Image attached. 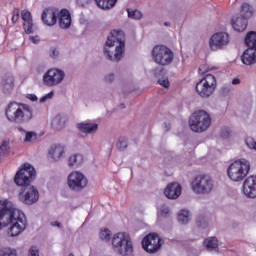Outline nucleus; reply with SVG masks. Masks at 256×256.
Instances as JSON below:
<instances>
[{
  "label": "nucleus",
  "mask_w": 256,
  "mask_h": 256,
  "mask_svg": "<svg viewBox=\"0 0 256 256\" xmlns=\"http://www.w3.org/2000/svg\"><path fill=\"white\" fill-rule=\"evenodd\" d=\"M35 177H37V171H35V167L30 163H24L15 175L14 183L18 187H24L18 194L19 201L24 203V205H34V203L39 201V190L31 185Z\"/></svg>",
  "instance_id": "f257e3e1"
},
{
  "label": "nucleus",
  "mask_w": 256,
  "mask_h": 256,
  "mask_svg": "<svg viewBox=\"0 0 256 256\" xmlns=\"http://www.w3.org/2000/svg\"><path fill=\"white\" fill-rule=\"evenodd\" d=\"M11 225L8 229L10 237H17L27 228V217L23 211L13 207L7 200L0 201V230Z\"/></svg>",
  "instance_id": "f03ea898"
},
{
  "label": "nucleus",
  "mask_w": 256,
  "mask_h": 256,
  "mask_svg": "<svg viewBox=\"0 0 256 256\" xmlns=\"http://www.w3.org/2000/svg\"><path fill=\"white\" fill-rule=\"evenodd\" d=\"M104 55L109 61H121L125 55V33L114 30L107 37Z\"/></svg>",
  "instance_id": "7ed1b4c3"
},
{
  "label": "nucleus",
  "mask_w": 256,
  "mask_h": 256,
  "mask_svg": "<svg viewBox=\"0 0 256 256\" xmlns=\"http://www.w3.org/2000/svg\"><path fill=\"white\" fill-rule=\"evenodd\" d=\"M6 117L11 123L23 125L33 119V109L27 104L11 102L6 108Z\"/></svg>",
  "instance_id": "20e7f679"
},
{
  "label": "nucleus",
  "mask_w": 256,
  "mask_h": 256,
  "mask_svg": "<svg viewBox=\"0 0 256 256\" xmlns=\"http://www.w3.org/2000/svg\"><path fill=\"white\" fill-rule=\"evenodd\" d=\"M112 249L116 255L131 256L133 255L134 246L131 235L127 232L115 233L111 239Z\"/></svg>",
  "instance_id": "39448f33"
},
{
  "label": "nucleus",
  "mask_w": 256,
  "mask_h": 256,
  "mask_svg": "<svg viewBox=\"0 0 256 256\" xmlns=\"http://www.w3.org/2000/svg\"><path fill=\"white\" fill-rule=\"evenodd\" d=\"M249 171H251V163L245 158L232 162L227 169L229 179L236 183L243 181L249 175Z\"/></svg>",
  "instance_id": "423d86ee"
},
{
  "label": "nucleus",
  "mask_w": 256,
  "mask_h": 256,
  "mask_svg": "<svg viewBox=\"0 0 256 256\" xmlns=\"http://www.w3.org/2000/svg\"><path fill=\"white\" fill-rule=\"evenodd\" d=\"M189 125L194 133H203L211 127V115L205 110L196 111L190 117Z\"/></svg>",
  "instance_id": "0eeeda50"
},
{
  "label": "nucleus",
  "mask_w": 256,
  "mask_h": 256,
  "mask_svg": "<svg viewBox=\"0 0 256 256\" xmlns=\"http://www.w3.org/2000/svg\"><path fill=\"white\" fill-rule=\"evenodd\" d=\"M152 59L160 67H167L173 63L175 54L171 48L165 45H156L152 49Z\"/></svg>",
  "instance_id": "6e6552de"
},
{
  "label": "nucleus",
  "mask_w": 256,
  "mask_h": 256,
  "mask_svg": "<svg viewBox=\"0 0 256 256\" xmlns=\"http://www.w3.org/2000/svg\"><path fill=\"white\" fill-rule=\"evenodd\" d=\"M217 89V78L213 74H207L196 84V93L202 99H209Z\"/></svg>",
  "instance_id": "1a4fd4ad"
},
{
  "label": "nucleus",
  "mask_w": 256,
  "mask_h": 256,
  "mask_svg": "<svg viewBox=\"0 0 256 256\" xmlns=\"http://www.w3.org/2000/svg\"><path fill=\"white\" fill-rule=\"evenodd\" d=\"M213 187V179L205 174L196 176L191 183V189L196 195H209L213 191Z\"/></svg>",
  "instance_id": "9d476101"
},
{
  "label": "nucleus",
  "mask_w": 256,
  "mask_h": 256,
  "mask_svg": "<svg viewBox=\"0 0 256 256\" xmlns=\"http://www.w3.org/2000/svg\"><path fill=\"white\" fill-rule=\"evenodd\" d=\"M246 49L242 56L241 61L244 65H255L256 63V32L251 31L245 37Z\"/></svg>",
  "instance_id": "9b49d317"
},
{
  "label": "nucleus",
  "mask_w": 256,
  "mask_h": 256,
  "mask_svg": "<svg viewBox=\"0 0 256 256\" xmlns=\"http://www.w3.org/2000/svg\"><path fill=\"white\" fill-rule=\"evenodd\" d=\"M67 185L70 191L79 193V191H83L87 187V176L79 171H74L69 174Z\"/></svg>",
  "instance_id": "f8f14e48"
},
{
  "label": "nucleus",
  "mask_w": 256,
  "mask_h": 256,
  "mask_svg": "<svg viewBox=\"0 0 256 256\" xmlns=\"http://www.w3.org/2000/svg\"><path fill=\"white\" fill-rule=\"evenodd\" d=\"M63 79H65V72L57 68L49 69L43 75V83L46 87H57L63 83Z\"/></svg>",
  "instance_id": "ddd939ff"
},
{
  "label": "nucleus",
  "mask_w": 256,
  "mask_h": 256,
  "mask_svg": "<svg viewBox=\"0 0 256 256\" xmlns=\"http://www.w3.org/2000/svg\"><path fill=\"white\" fill-rule=\"evenodd\" d=\"M142 247L147 253H157L161 249V238L155 233L148 234L142 240Z\"/></svg>",
  "instance_id": "4468645a"
},
{
  "label": "nucleus",
  "mask_w": 256,
  "mask_h": 256,
  "mask_svg": "<svg viewBox=\"0 0 256 256\" xmlns=\"http://www.w3.org/2000/svg\"><path fill=\"white\" fill-rule=\"evenodd\" d=\"M227 45H229V34L226 32L215 33L209 41L211 51H218V49H223Z\"/></svg>",
  "instance_id": "2eb2a0df"
},
{
  "label": "nucleus",
  "mask_w": 256,
  "mask_h": 256,
  "mask_svg": "<svg viewBox=\"0 0 256 256\" xmlns=\"http://www.w3.org/2000/svg\"><path fill=\"white\" fill-rule=\"evenodd\" d=\"M243 194L248 199H256V176L247 177L243 182Z\"/></svg>",
  "instance_id": "dca6fc26"
},
{
  "label": "nucleus",
  "mask_w": 256,
  "mask_h": 256,
  "mask_svg": "<svg viewBox=\"0 0 256 256\" xmlns=\"http://www.w3.org/2000/svg\"><path fill=\"white\" fill-rule=\"evenodd\" d=\"M59 17V10L55 8H46L42 13V21L48 27H53L57 24V18Z\"/></svg>",
  "instance_id": "f3484780"
},
{
  "label": "nucleus",
  "mask_w": 256,
  "mask_h": 256,
  "mask_svg": "<svg viewBox=\"0 0 256 256\" xmlns=\"http://www.w3.org/2000/svg\"><path fill=\"white\" fill-rule=\"evenodd\" d=\"M164 195L168 199H178L181 195V185L177 182L168 184L164 190Z\"/></svg>",
  "instance_id": "a211bd4d"
},
{
  "label": "nucleus",
  "mask_w": 256,
  "mask_h": 256,
  "mask_svg": "<svg viewBox=\"0 0 256 256\" xmlns=\"http://www.w3.org/2000/svg\"><path fill=\"white\" fill-rule=\"evenodd\" d=\"M76 127L80 131V133H84L85 135H93L97 133L99 129V124L81 122V123H78Z\"/></svg>",
  "instance_id": "6ab92c4d"
},
{
  "label": "nucleus",
  "mask_w": 256,
  "mask_h": 256,
  "mask_svg": "<svg viewBox=\"0 0 256 256\" xmlns=\"http://www.w3.org/2000/svg\"><path fill=\"white\" fill-rule=\"evenodd\" d=\"M49 157L53 159V161H61L63 159V155H65V147L61 145H54L48 151Z\"/></svg>",
  "instance_id": "aec40b11"
},
{
  "label": "nucleus",
  "mask_w": 256,
  "mask_h": 256,
  "mask_svg": "<svg viewBox=\"0 0 256 256\" xmlns=\"http://www.w3.org/2000/svg\"><path fill=\"white\" fill-rule=\"evenodd\" d=\"M21 17L24 20V29L26 33H33V16L29 10H22Z\"/></svg>",
  "instance_id": "412c9836"
},
{
  "label": "nucleus",
  "mask_w": 256,
  "mask_h": 256,
  "mask_svg": "<svg viewBox=\"0 0 256 256\" xmlns=\"http://www.w3.org/2000/svg\"><path fill=\"white\" fill-rule=\"evenodd\" d=\"M59 26L61 29H69L71 27V13L69 10L63 9L59 12Z\"/></svg>",
  "instance_id": "4be33fe9"
},
{
  "label": "nucleus",
  "mask_w": 256,
  "mask_h": 256,
  "mask_svg": "<svg viewBox=\"0 0 256 256\" xmlns=\"http://www.w3.org/2000/svg\"><path fill=\"white\" fill-rule=\"evenodd\" d=\"M2 91L5 94L11 93L13 91V88L15 87V78H13L12 75H6L4 76L2 82H1Z\"/></svg>",
  "instance_id": "5701e85b"
},
{
  "label": "nucleus",
  "mask_w": 256,
  "mask_h": 256,
  "mask_svg": "<svg viewBox=\"0 0 256 256\" xmlns=\"http://www.w3.org/2000/svg\"><path fill=\"white\" fill-rule=\"evenodd\" d=\"M232 27L234 31L243 32L247 29V18L241 17H234L232 19Z\"/></svg>",
  "instance_id": "b1692460"
},
{
  "label": "nucleus",
  "mask_w": 256,
  "mask_h": 256,
  "mask_svg": "<svg viewBox=\"0 0 256 256\" xmlns=\"http://www.w3.org/2000/svg\"><path fill=\"white\" fill-rule=\"evenodd\" d=\"M51 127L55 131H61L65 128V118L61 114L56 115L51 121Z\"/></svg>",
  "instance_id": "393cba45"
},
{
  "label": "nucleus",
  "mask_w": 256,
  "mask_h": 256,
  "mask_svg": "<svg viewBox=\"0 0 256 256\" xmlns=\"http://www.w3.org/2000/svg\"><path fill=\"white\" fill-rule=\"evenodd\" d=\"M204 247L208 251H215L219 247V241L216 237H208L204 240Z\"/></svg>",
  "instance_id": "a878e982"
},
{
  "label": "nucleus",
  "mask_w": 256,
  "mask_h": 256,
  "mask_svg": "<svg viewBox=\"0 0 256 256\" xmlns=\"http://www.w3.org/2000/svg\"><path fill=\"white\" fill-rule=\"evenodd\" d=\"M97 7L100 9H112V7H115V4L117 3V0H94Z\"/></svg>",
  "instance_id": "bb28decb"
},
{
  "label": "nucleus",
  "mask_w": 256,
  "mask_h": 256,
  "mask_svg": "<svg viewBox=\"0 0 256 256\" xmlns=\"http://www.w3.org/2000/svg\"><path fill=\"white\" fill-rule=\"evenodd\" d=\"M189 221H191V212H189V210H180V212L178 213V222L181 225H187V223H189Z\"/></svg>",
  "instance_id": "cd10ccee"
},
{
  "label": "nucleus",
  "mask_w": 256,
  "mask_h": 256,
  "mask_svg": "<svg viewBox=\"0 0 256 256\" xmlns=\"http://www.w3.org/2000/svg\"><path fill=\"white\" fill-rule=\"evenodd\" d=\"M83 163V155L73 154L69 157L68 165L69 167H79Z\"/></svg>",
  "instance_id": "c85d7f7f"
},
{
  "label": "nucleus",
  "mask_w": 256,
  "mask_h": 256,
  "mask_svg": "<svg viewBox=\"0 0 256 256\" xmlns=\"http://www.w3.org/2000/svg\"><path fill=\"white\" fill-rule=\"evenodd\" d=\"M98 235L99 239L105 243H109L111 241V230L108 228H101Z\"/></svg>",
  "instance_id": "c756f323"
},
{
  "label": "nucleus",
  "mask_w": 256,
  "mask_h": 256,
  "mask_svg": "<svg viewBox=\"0 0 256 256\" xmlns=\"http://www.w3.org/2000/svg\"><path fill=\"white\" fill-rule=\"evenodd\" d=\"M240 13L242 18L246 20L249 19V17L253 15V10L251 9V5L247 3L242 4Z\"/></svg>",
  "instance_id": "7c9ffc66"
},
{
  "label": "nucleus",
  "mask_w": 256,
  "mask_h": 256,
  "mask_svg": "<svg viewBox=\"0 0 256 256\" xmlns=\"http://www.w3.org/2000/svg\"><path fill=\"white\" fill-rule=\"evenodd\" d=\"M171 215V209L166 204H162L158 208V217H163L164 219H167Z\"/></svg>",
  "instance_id": "2f4dec72"
},
{
  "label": "nucleus",
  "mask_w": 256,
  "mask_h": 256,
  "mask_svg": "<svg viewBox=\"0 0 256 256\" xmlns=\"http://www.w3.org/2000/svg\"><path fill=\"white\" fill-rule=\"evenodd\" d=\"M128 17L130 19H135L136 21H139V19H143V13L139 10H131L127 9Z\"/></svg>",
  "instance_id": "473e14b6"
},
{
  "label": "nucleus",
  "mask_w": 256,
  "mask_h": 256,
  "mask_svg": "<svg viewBox=\"0 0 256 256\" xmlns=\"http://www.w3.org/2000/svg\"><path fill=\"white\" fill-rule=\"evenodd\" d=\"M196 225L199 229H207L209 222H207V218H205V216H198L196 218Z\"/></svg>",
  "instance_id": "72a5a7b5"
},
{
  "label": "nucleus",
  "mask_w": 256,
  "mask_h": 256,
  "mask_svg": "<svg viewBox=\"0 0 256 256\" xmlns=\"http://www.w3.org/2000/svg\"><path fill=\"white\" fill-rule=\"evenodd\" d=\"M25 138H24V143H31V141H35V139H37V133L33 132V131H28L25 132Z\"/></svg>",
  "instance_id": "f704fd0d"
},
{
  "label": "nucleus",
  "mask_w": 256,
  "mask_h": 256,
  "mask_svg": "<svg viewBox=\"0 0 256 256\" xmlns=\"http://www.w3.org/2000/svg\"><path fill=\"white\" fill-rule=\"evenodd\" d=\"M217 69V67H209L207 64H203L199 67L198 73L200 75H205V73H208V71H213Z\"/></svg>",
  "instance_id": "c9c22d12"
},
{
  "label": "nucleus",
  "mask_w": 256,
  "mask_h": 256,
  "mask_svg": "<svg viewBox=\"0 0 256 256\" xmlns=\"http://www.w3.org/2000/svg\"><path fill=\"white\" fill-rule=\"evenodd\" d=\"M9 141L4 140L0 146V155H7L9 153Z\"/></svg>",
  "instance_id": "e433bc0d"
},
{
  "label": "nucleus",
  "mask_w": 256,
  "mask_h": 256,
  "mask_svg": "<svg viewBox=\"0 0 256 256\" xmlns=\"http://www.w3.org/2000/svg\"><path fill=\"white\" fill-rule=\"evenodd\" d=\"M231 91H232L231 85H224L220 88V95H222V97H227V95H229Z\"/></svg>",
  "instance_id": "4c0bfd02"
},
{
  "label": "nucleus",
  "mask_w": 256,
  "mask_h": 256,
  "mask_svg": "<svg viewBox=\"0 0 256 256\" xmlns=\"http://www.w3.org/2000/svg\"><path fill=\"white\" fill-rule=\"evenodd\" d=\"M127 146L128 144L125 138H121L117 143V148L119 149V151H125V149H127Z\"/></svg>",
  "instance_id": "58836bf2"
},
{
  "label": "nucleus",
  "mask_w": 256,
  "mask_h": 256,
  "mask_svg": "<svg viewBox=\"0 0 256 256\" xmlns=\"http://www.w3.org/2000/svg\"><path fill=\"white\" fill-rule=\"evenodd\" d=\"M245 143H246L248 149H253L254 151H256L255 139H253V138H246Z\"/></svg>",
  "instance_id": "ea45409f"
},
{
  "label": "nucleus",
  "mask_w": 256,
  "mask_h": 256,
  "mask_svg": "<svg viewBox=\"0 0 256 256\" xmlns=\"http://www.w3.org/2000/svg\"><path fill=\"white\" fill-rule=\"evenodd\" d=\"M151 73H152V75H154V77H161L163 75V73H165V69H163L161 67H156V68L152 69Z\"/></svg>",
  "instance_id": "a19ab883"
},
{
  "label": "nucleus",
  "mask_w": 256,
  "mask_h": 256,
  "mask_svg": "<svg viewBox=\"0 0 256 256\" xmlns=\"http://www.w3.org/2000/svg\"><path fill=\"white\" fill-rule=\"evenodd\" d=\"M158 83H159V85H161L162 87H165L167 89V87H169V78H167V77L159 78Z\"/></svg>",
  "instance_id": "79ce46f5"
},
{
  "label": "nucleus",
  "mask_w": 256,
  "mask_h": 256,
  "mask_svg": "<svg viewBox=\"0 0 256 256\" xmlns=\"http://www.w3.org/2000/svg\"><path fill=\"white\" fill-rule=\"evenodd\" d=\"M28 256H39V248H37V246H32L29 249Z\"/></svg>",
  "instance_id": "37998d69"
},
{
  "label": "nucleus",
  "mask_w": 256,
  "mask_h": 256,
  "mask_svg": "<svg viewBox=\"0 0 256 256\" xmlns=\"http://www.w3.org/2000/svg\"><path fill=\"white\" fill-rule=\"evenodd\" d=\"M105 83H113L115 81V74L110 73L104 77Z\"/></svg>",
  "instance_id": "c03bdc74"
},
{
  "label": "nucleus",
  "mask_w": 256,
  "mask_h": 256,
  "mask_svg": "<svg viewBox=\"0 0 256 256\" xmlns=\"http://www.w3.org/2000/svg\"><path fill=\"white\" fill-rule=\"evenodd\" d=\"M231 135V132L229 131V128H222L221 129V137L224 139H227Z\"/></svg>",
  "instance_id": "a18cd8bd"
},
{
  "label": "nucleus",
  "mask_w": 256,
  "mask_h": 256,
  "mask_svg": "<svg viewBox=\"0 0 256 256\" xmlns=\"http://www.w3.org/2000/svg\"><path fill=\"white\" fill-rule=\"evenodd\" d=\"M53 95H54L53 92L46 94L45 96L40 98V103H45V101H47V99H53Z\"/></svg>",
  "instance_id": "49530a36"
},
{
  "label": "nucleus",
  "mask_w": 256,
  "mask_h": 256,
  "mask_svg": "<svg viewBox=\"0 0 256 256\" xmlns=\"http://www.w3.org/2000/svg\"><path fill=\"white\" fill-rule=\"evenodd\" d=\"M89 3H91V0H77V5H79V7H87Z\"/></svg>",
  "instance_id": "de8ad7c7"
},
{
  "label": "nucleus",
  "mask_w": 256,
  "mask_h": 256,
  "mask_svg": "<svg viewBox=\"0 0 256 256\" xmlns=\"http://www.w3.org/2000/svg\"><path fill=\"white\" fill-rule=\"evenodd\" d=\"M0 256H17V253L13 251H0Z\"/></svg>",
  "instance_id": "09e8293b"
},
{
  "label": "nucleus",
  "mask_w": 256,
  "mask_h": 256,
  "mask_svg": "<svg viewBox=\"0 0 256 256\" xmlns=\"http://www.w3.org/2000/svg\"><path fill=\"white\" fill-rule=\"evenodd\" d=\"M17 21H19V10H15L14 15L12 17V22L13 23H17Z\"/></svg>",
  "instance_id": "8fccbe9b"
},
{
  "label": "nucleus",
  "mask_w": 256,
  "mask_h": 256,
  "mask_svg": "<svg viewBox=\"0 0 256 256\" xmlns=\"http://www.w3.org/2000/svg\"><path fill=\"white\" fill-rule=\"evenodd\" d=\"M50 55H51V57H54V58L59 57V50H57V48H52Z\"/></svg>",
  "instance_id": "3c124183"
},
{
  "label": "nucleus",
  "mask_w": 256,
  "mask_h": 256,
  "mask_svg": "<svg viewBox=\"0 0 256 256\" xmlns=\"http://www.w3.org/2000/svg\"><path fill=\"white\" fill-rule=\"evenodd\" d=\"M29 41H31V43H39V37L38 36H29Z\"/></svg>",
  "instance_id": "603ef678"
},
{
  "label": "nucleus",
  "mask_w": 256,
  "mask_h": 256,
  "mask_svg": "<svg viewBox=\"0 0 256 256\" xmlns=\"http://www.w3.org/2000/svg\"><path fill=\"white\" fill-rule=\"evenodd\" d=\"M27 99H30V101H37V95L35 94H28Z\"/></svg>",
  "instance_id": "864d4df0"
},
{
  "label": "nucleus",
  "mask_w": 256,
  "mask_h": 256,
  "mask_svg": "<svg viewBox=\"0 0 256 256\" xmlns=\"http://www.w3.org/2000/svg\"><path fill=\"white\" fill-rule=\"evenodd\" d=\"M51 226L52 227H58L59 229H61V224L59 223V221L51 222Z\"/></svg>",
  "instance_id": "5fc2aeb1"
},
{
  "label": "nucleus",
  "mask_w": 256,
  "mask_h": 256,
  "mask_svg": "<svg viewBox=\"0 0 256 256\" xmlns=\"http://www.w3.org/2000/svg\"><path fill=\"white\" fill-rule=\"evenodd\" d=\"M239 83H241V80H239V78H234L232 80V85H239Z\"/></svg>",
  "instance_id": "6e6d98bb"
},
{
  "label": "nucleus",
  "mask_w": 256,
  "mask_h": 256,
  "mask_svg": "<svg viewBox=\"0 0 256 256\" xmlns=\"http://www.w3.org/2000/svg\"><path fill=\"white\" fill-rule=\"evenodd\" d=\"M164 25H165V27H171V23H169V22H165Z\"/></svg>",
  "instance_id": "4d7b16f0"
},
{
  "label": "nucleus",
  "mask_w": 256,
  "mask_h": 256,
  "mask_svg": "<svg viewBox=\"0 0 256 256\" xmlns=\"http://www.w3.org/2000/svg\"><path fill=\"white\" fill-rule=\"evenodd\" d=\"M120 109H125V105L124 104H120Z\"/></svg>",
  "instance_id": "13d9d810"
},
{
  "label": "nucleus",
  "mask_w": 256,
  "mask_h": 256,
  "mask_svg": "<svg viewBox=\"0 0 256 256\" xmlns=\"http://www.w3.org/2000/svg\"><path fill=\"white\" fill-rule=\"evenodd\" d=\"M19 131H25V130H23V128H19Z\"/></svg>",
  "instance_id": "bf43d9fd"
},
{
  "label": "nucleus",
  "mask_w": 256,
  "mask_h": 256,
  "mask_svg": "<svg viewBox=\"0 0 256 256\" xmlns=\"http://www.w3.org/2000/svg\"><path fill=\"white\" fill-rule=\"evenodd\" d=\"M69 256H75L74 254H69Z\"/></svg>",
  "instance_id": "052dcab7"
},
{
  "label": "nucleus",
  "mask_w": 256,
  "mask_h": 256,
  "mask_svg": "<svg viewBox=\"0 0 256 256\" xmlns=\"http://www.w3.org/2000/svg\"><path fill=\"white\" fill-rule=\"evenodd\" d=\"M166 131H169V127L166 129Z\"/></svg>",
  "instance_id": "680f3d73"
}]
</instances>
